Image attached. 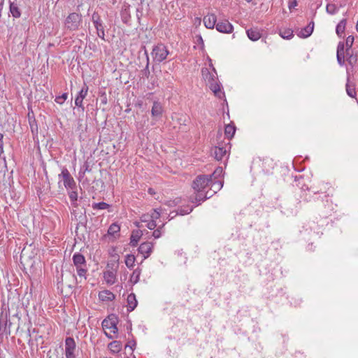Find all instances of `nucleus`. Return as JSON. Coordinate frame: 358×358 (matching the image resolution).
Masks as SVG:
<instances>
[{"instance_id":"obj_25","label":"nucleus","mask_w":358,"mask_h":358,"mask_svg":"<svg viewBox=\"0 0 358 358\" xmlns=\"http://www.w3.org/2000/svg\"><path fill=\"white\" fill-rule=\"evenodd\" d=\"M236 132V127L234 125L227 124L225 127L224 133L225 135L231 139Z\"/></svg>"},{"instance_id":"obj_56","label":"nucleus","mask_w":358,"mask_h":358,"mask_svg":"<svg viewBox=\"0 0 358 358\" xmlns=\"http://www.w3.org/2000/svg\"><path fill=\"white\" fill-rule=\"evenodd\" d=\"M149 192H152V190H151V189H149Z\"/></svg>"},{"instance_id":"obj_8","label":"nucleus","mask_w":358,"mask_h":358,"mask_svg":"<svg viewBox=\"0 0 358 358\" xmlns=\"http://www.w3.org/2000/svg\"><path fill=\"white\" fill-rule=\"evenodd\" d=\"M59 176L62 177L64 185L66 189L75 188L76 182L66 169H63Z\"/></svg>"},{"instance_id":"obj_14","label":"nucleus","mask_w":358,"mask_h":358,"mask_svg":"<svg viewBox=\"0 0 358 358\" xmlns=\"http://www.w3.org/2000/svg\"><path fill=\"white\" fill-rule=\"evenodd\" d=\"M314 29V22H310L306 27L301 29V31L298 33V36L300 38H307L310 36Z\"/></svg>"},{"instance_id":"obj_21","label":"nucleus","mask_w":358,"mask_h":358,"mask_svg":"<svg viewBox=\"0 0 358 358\" xmlns=\"http://www.w3.org/2000/svg\"><path fill=\"white\" fill-rule=\"evenodd\" d=\"M246 32L248 38L253 41H257L261 37V33L257 29H250Z\"/></svg>"},{"instance_id":"obj_15","label":"nucleus","mask_w":358,"mask_h":358,"mask_svg":"<svg viewBox=\"0 0 358 358\" xmlns=\"http://www.w3.org/2000/svg\"><path fill=\"white\" fill-rule=\"evenodd\" d=\"M163 113V107L160 102L155 101L153 103L151 113L153 117H161Z\"/></svg>"},{"instance_id":"obj_45","label":"nucleus","mask_w":358,"mask_h":358,"mask_svg":"<svg viewBox=\"0 0 358 358\" xmlns=\"http://www.w3.org/2000/svg\"><path fill=\"white\" fill-rule=\"evenodd\" d=\"M150 220V215L149 213L144 214L141 216V220L142 222L147 223Z\"/></svg>"},{"instance_id":"obj_1","label":"nucleus","mask_w":358,"mask_h":358,"mask_svg":"<svg viewBox=\"0 0 358 358\" xmlns=\"http://www.w3.org/2000/svg\"><path fill=\"white\" fill-rule=\"evenodd\" d=\"M210 183H212L211 176L201 175L193 181L192 187L196 192L194 200L195 202L199 203L197 205L212 196L213 194H210L208 192H204Z\"/></svg>"},{"instance_id":"obj_40","label":"nucleus","mask_w":358,"mask_h":358,"mask_svg":"<svg viewBox=\"0 0 358 358\" xmlns=\"http://www.w3.org/2000/svg\"><path fill=\"white\" fill-rule=\"evenodd\" d=\"M67 93H64L61 96H58L55 98V101L59 104H62L67 99Z\"/></svg>"},{"instance_id":"obj_22","label":"nucleus","mask_w":358,"mask_h":358,"mask_svg":"<svg viewBox=\"0 0 358 358\" xmlns=\"http://www.w3.org/2000/svg\"><path fill=\"white\" fill-rule=\"evenodd\" d=\"M347 21L345 19H343L340 21V22L337 24L336 31L337 35L339 37L342 36V34L345 31V26H346Z\"/></svg>"},{"instance_id":"obj_47","label":"nucleus","mask_w":358,"mask_h":358,"mask_svg":"<svg viewBox=\"0 0 358 358\" xmlns=\"http://www.w3.org/2000/svg\"><path fill=\"white\" fill-rule=\"evenodd\" d=\"M337 61L341 66H343L345 63V56L337 55Z\"/></svg>"},{"instance_id":"obj_10","label":"nucleus","mask_w":358,"mask_h":358,"mask_svg":"<svg viewBox=\"0 0 358 358\" xmlns=\"http://www.w3.org/2000/svg\"><path fill=\"white\" fill-rule=\"evenodd\" d=\"M216 29L222 33H231L234 27L232 24L227 20H220L216 24Z\"/></svg>"},{"instance_id":"obj_28","label":"nucleus","mask_w":358,"mask_h":358,"mask_svg":"<svg viewBox=\"0 0 358 358\" xmlns=\"http://www.w3.org/2000/svg\"><path fill=\"white\" fill-rule=\"evenodd\" d=\"M120 226L116 223H113L109 227L108 229V234L110 236H115L120 232Z\"/></svg>"},{"instance_id":"obj_42","label":"nucleus","mask_w":358,"mask_h":358,"mask_svg":"<svg viewBox=\"0 0 358 358\" xmlns=\"http://www.w3.org/2000/svg\"><path fill=\"white\" fill-rule=\"evenodd\" d=\"M164 226V224H162V227H159L158 229H157L156 230H155L152 233V236L155 238H159L161 235H162V232H161V229Z\"/></svg>"},{"instance_id":"obj_38","label":"nucleus","mask_w":358,"mask_h":358,"mask_svg":"<svg viewBox=\"0 0 358 358\" xmlns=\"http://www.w3.org/2000/svg\"><path fill=\"white\" fill-rule=\"evenodd\" d=\"M347 62L350 65L353 66L357 62V57L349 52V55L346 53Z\"/></svg>"},{"instance_id":"obj_18","label":"nucleus","mask_w":358,"mask_h":358,"mask_svg":"<svg viewBox=\"0 0 358 358\" xmlns=\"http://www.w3.org/2000/svg\"><path fill=\"white\" fill-rule=\"evenodd\" d=\"M103 278L108 285H113L116 281V273L114 271H106L103 273Z\"/></svg>"},{"instance_id":"obj_34","label":"nucleus","mask_w":358,"mask_h":358,"mask_svg":"<svg viewBox=\"0 0 358 358\" xmlns=\"http://www.w3.org/2000/svg\"><path fill=\"white\" fill-rule=\"evenodd\" d=\"M223 174V169L222 167H217L215 171L213 173L211 176V180L213 181V178L214 179H217L220 177Z\"/></svg>"},{"instance_id":"obj_51","label":"nucleus","mask_w":358,"mask_h":358,"mask_svg":"<svg viewBox=\"0 0 358 358\" xmlns=\"http://www.w3.org/2000/svg\"><path fill=\"white\" fill-rule=\"evenodd\" d=\"M297 3L296 0H293L289 3V9H292V8H294L296 6Z\"/></svg>"},{"instance_id":"obj_54","label":"nucleus","mask_w":358,"mask_h":358,"mask_svg":"<svg viewBox=\"0 0 358 358\" xmlns=\"http://www.w3.org/2000/svg\"><path fill=\"white\" fill-rule=\"evenodd\" d=\"M247 2H250L252 0H245Z\"/></svg>"},{"instance_id":"obj_33","label":"nucleus","mask_w":358,"mask_h":358,"mask_svg":"<svg viewBox=\"0 0 358 358\" xmlns=\"http://www.w3.org/2000/svg\"><path fill=\"white\" fill-rule=\"evenodd\" d=\"M354 43V37L352 36H349L347 37L345 41V46H346V53L349 55V51H350L351 47L352 46Z\"/></svg>"},{"instance_id":"obj_5","label":"nucleus","mask_w":358,"mask_h":358,"mask_svg":"<svg viewBox=\"0 0 358 358\" xmlns=\"http://www.w3.org/2000/svg\"><path fill=\"white\" fill-rule=\"evenodd\" d=\"M229 150V143L219 145L211 149V155L214 156L215 159L217 161H221L224 158H228Z\"/></svg>"},{"instance_id":"obj_41","label":"nucleus","mask_w":358,"mask_h":358,"mask_svg":"<svg viewBox=\"0 0 358 358\" xmlns=\"http://www.w3.org/2000/svg\"><path fill=\"white\" fill-rule=\"evenodd\" d=\"M193 210L192 207H186L185 209H180L177 214H180L181 215H187L190 213Z\"/></svg>"},{"instance_id":"obj_7","label":"nucleus","mask_w":358,"mask_h":358,"mask_svg":"<svg viewBox=\"0 0 358 358\" xmlns=\"http://www.w3.org/2000/svg\"><path fill=\"white\" fill-rule=\"evenodd\" d=\"M76 351V345L74 339L68 337L65 340V356L66 358H75Z\"/></svg>"},{"instance_id":"obj_48","label":"nucleus","mask_w":358,"mask_h":358,"mask_svg":"<svg viewBox=\"0 0 358 358\" xmlns=\"http://www.w3.org/2000/svg\"><path fill=\"white\" fill-rule=\"evenodd\" d=\"M138 241V237H136L134 236H131V244L132 246H136Z\"/></svg>"},{"instance_id":"obj_19","label":"nucleus","mask_w":358,"mask_h":358,"mask_svg":"<svg viewBox=\"0 0 358 358\" xmlns=\"http://www.w3.org/2000/svg\"><path fill=\"white\" fill-rule=\"evenodd\" d=\"M11 323L9 322L8 325V321L6 320L3 322L1 320L0 321V336H8L10 334V327Z\"/></svg>"},{"instance_id":"obj_50","label":"nucleus","mask_w":358,"mask_h":358,"mask_svg":"<svg viewBox=\"0 0 358 358\" xmlns=\"http://www.w3.org/2000/svg\"><path fill=\"white\" fill-rule=\"evenodd\" d=\"M136 346V342L134 341H129L127 345L126 348L129 347L131 350H134V348Z\"/></svg>"},{"instance_id":"obj_20","label":"nucleus","mask_w":358,"mask_h":358,"mask_svg":"<svg viewBox=\"0 0 358 358\" xmlns=\"http://www.w3.org/2000/svg\"><path fill=\"white\" fill-rule=\"evenodd\" d=\"M127 310L131 311L134 310V308L137 306V300L136 299V296L134 294H130L127 296Z\"/></svg>"},{"instance_id":"obj_16","label":"nucleus","mask_w":358,"mask_h":358,"mask_svg":"<svg viewBox=\"0 0 358 358\" xmlns=\"http://www.w3.org/2000/svg\"><path fill=\"white\" fill-rule=\"evenodd\" d=\"M73 262L76 268L80 266H86L85 258L80 253L77 252L73 255Z\"/></svg>"},{"instance_id":"obj_23","label":"nucleus","mask_w":358,"mask_h":358,"mask_svg":"<svg viewBox=\"0 0 358 358\" xmlns=\"http://www.w3.org/2000/svg\"><path fill=\"white\" fill-rule=\"evenodd\" d=\"M108 348L113 353H117L122 348V344L120 341H114L109 343Z\"/></svg>"},{"instance_id":"obj_49","label":"nucleus","mask_w":358,"mask_h":358,"mask_svg":"<svg viewBox=\"0 0 358 358\" xmlns=\"http://www.w3.org/2000/svg\"><path fill=\"white\" fill-rule=\"evenodd\" d=\"M3 134H0V155L3 152Z\"/></svg>"},{"instance_id":"obj_2","label":"nucleus","mask_w":358,"mask_h":358,"mask_svg":"<svg viewBox=\"0 0 358 358\" xmlns=\"http://www.w3.org/2000/svg\"><path fill=\"white\" fill-rule=\"evenodd\" d=\"M210 68H203L201 70L202 77L206 85L213 91L214 94L221 99L224 96V93L220 90V85L217 83V74L215 69L210 63Z\"/></svg>"},{"instance_id":"obj_58","label":"nucleus","mask_w":358,"mask_h":358,"mask_svg":"<svg viewBox=\"0 0 358 358\" xmlns=\"http://www.w3.org/2000/svg\"><path fill=\"white\" fill-rule=\"evenodd\" d=\"M49 358H51V357H49Z\"/></svg>"},{"instance_id":"obj_37","label":"nucleus","mask_w":358,"mask_h":358,"mask_svg":"<svg viewBox=\"0 0 358 358\" xmlns=\"http://www.w3.org/2000/svg\"><path fill=\"white\" fill-rule=\"evenodd\" d=\"M85 267L86 266H80V267L76 268L78 275L80 278L83 277L85 279H86L85 275H86V273H87V269Z\"/></svg>"},{"instance_id":"obj_11","label":"nucleus","mask_w":358,"mask_h":358,"mask_svg":"<svg viewBox=\"0 0 358 358\" xmlns=\"http://www.w3.org/2000/svg\"><path fill=\"white\" fill-rule=\"evenodd\" d=\"M153 243L150 242H145L140 245L138 247V252L142 254L144 259L148 257L152 251Z\"/></svg>"},{"instance_id":"obj_26","label":"nucleus","mask_w":358,"mask_h":358,"mask_svg":"<svg viewBox=\"0 0 358 358\" xmlns=\"http://www.w3.org/2000/svg\"><path fill=\"white\" fill-rule=\"evenodd\" d=\"M136 258L133 255H127L125 257V264L129 268L134 267Z\"/></svg>"},{"instance_id":"obj_53","label":"nucleus","mask_w":358,"mask_h":358,"mask_svg":"<svg viewBox=\"0 0 358 358\" xmlns=\"http://www.w3.org/2000/svg\"><path fill=\"white\" fill-rule=\"evenodd\" d=\"M3 8V0L0 2V17H1V12Z\"/></svg>"},{"instance_id":"obj_17","label":"nucleus","mask_w":358,"mask_h":358,"mask_svg":"<svg viewBox=\"0 0 358 358\" xmlns=\"http://www.w3.org/2000/svg\"><path fill=\"white\" fill-rule=\"evenodd\" d=\"M99 298L102 301H112L115 299V294L110 290H103L99 292Z\"/></svg>"},{"instance_id":"obj_32","label":"nucleus","mask_w":358,"mask_h":358,"mask_svg":"<svg viewBox=\"0 0 358 358\" xmlns=\"http://www.w3.org/2000/svg\"><path fill=\"white\" fill-rule=\"evenodd\" d=\"M140 275L141 271L138 268L135 269L131 275V281L134 284L137 283L139 280Z\"/></svg>"},{"instance_id":"obj_27","label":"nucleus","mask_w":358,"mask_h":358,"mask_svg":"<svg viewBox=\"0 0 358 358\" xmlns=\"http://www.w3.org/2000/svg\"><path fill=\"white\" fill-rule=\"evenodd\" d=\"M346 92L348 95L352 98H355L357 95L355 87L353 85H350L349 82L346 83Z\"/></svg>"},{"instance_id":"obj_24","label":"nucleus","mask_w":358,"mask_h":358,"mask_svg":"<svg viewBox=\"0 0 358 358\" xmlns=\"http://www.w3.org/2000/svg\"><path fill=\"white\" fill-rule=\"evenodd\" d=\"M10 12L13 17L18 18L21 15L20 10L17 6L14 3L10 4Z\"/></svg>"},{"instance_id":"obj_29","label":"nucleus","mask_w":358,"mask_h":358,"mask_svg":"<svg viewBox=\"0 0 358 358\" xmlns=\"http://www.w3.org/2000/svg\"><path fill=\"white\" fill-rule=\"evenodd\" d=\"M162 214V210L160 208L154 209L152 212L150 214V220H154V222H156V221L159 219Z\"/></svg>"},{"instance_id":"obj_52","label":"nucleus","mask_w":358,"mask_h":358,"mask_svg":"<svg viewBox=\"0 0 358 358\" xmlns=\"http://www.w3.org/2000/svg\"><path fill=\"white\" fill-rule=\"evenodd\" d=\"M35 340L37 343H39L41 342V344H43V338L41 336H38L35 338Z\"/></svg>"},{"instance_id":"obj_31","label":"nucleus","mask_w":358,"mask_h":358,"mask_svg":"<svg viewBox=\"0 0 358 358\" xmlns=\"http://www.w3.org/2000/svg\"><path fill=\"white\" fill-rule=\"evenodd\" d=\"M109 204L105 202L94 203L92 204L93 209L104 210L109 208Z\"/></svg>"},{"instance_id":"obj_12","label":"nucleus","mask_w":358,"mask_h":358,"mask_svg":"<svg viewBox=\"0 0 358 358\" xmlns=\"http://www.w3.org/2000/svg\"><path fill=\"white\" fill-rule=\"evenodd\" d=\"M87 92H88V87L87 85L85 84L83 87L80 90L78 95L77 96V97L75 99V104L76 106L83 108V99L87 96Z\"/></svg>"},{"instance_id":"obj_43","label":"nucleus","mask_w":358,"mask_h":358,"mask_svg":"<svg viewBox=\"0 0 358 358\" xmlns=\"http://www.w3.org/2000/svg\"><path fill=\"white\" fill-rule=\"evenodd\" d=\"M157 222H154V220H149L146 224L145 227H148L149 229L152 230L155 229V228L157 227Z\"/></svg>"},{"instance_id":"obj_36","label":"nucleus","mask_w":358,"mask_h":358,"mask_svg":"<svg viewBox=\"0 0 358 358\" xmlns=\"http://www.w3.org/2000/svg\"><path fill=\"white\" fill-rule=\"evenodd\" d=\"M339 56H345V43L343 42H340L337 47V55Z\"/></svg>"},{"instance_id":"obj_13","label":"nucleus","mask_w":358,"mask_h":358,"mask_svg":"<svg viewBox=\"0 0 358 358\" xmlns=\"http://www.w3.org/2000/svg\"><path fill=\"white\" fill-rule=\"evenodd\" d=\"M216 15L213 13L208 14L203 17V24L208 29H213L215 26L216 27Z\"/></svg>"},{"instance_id":"obj_35","label":"nucleus","mask_w":358,"mask_h":358,"mask_svg":"<svg viewBox=\"0 0 358 358\" xmlns=\"http://www.w3.org/2000/svg\"><path fill=\"white\" fill-rule=\"evenodd\" d=\"M327 12L329 14H334L338 11V8L335 4L328 3L326 7Z\"/></svg>"},{"instance_id":"obj_4","label":"nucleus","mask_w":358,"mask_h":358,"mask_svg":"<svg viewBox=\"0 0 358 358\" xmlns=\"http://www.w3.org/2000/svg\"><path fill=\"white\" fill-rule=\"evenodd\" d=\"M83 21L82 15L78 13H70L64 20V28L70 31L79 29Z\"/></svg>"},{"instance_id":"obj_46","label":"nucleus","mask_w":358,"mask_h":358,"mask_svg":"<svg viewBox=\"0 0 358 358\" xmlns=\"http://www.w3.org/2000/svg\"><path fill=\"white\" fill-rule=\"evenodd\" d=\"M146 57H147V64H146V67L144 70V75L146 76V77H148V75L150 74V71L148 70V66H149V58H148V55H146Z\"/></svg>"},{"instance_id":"obj_3","label":"nucleus","mask_w":358,"mask_h":358,"mask_svg":"<svg viewBox=\"0 0 358 358\" xmlns=\"http://www.w3.org/2000/svg\"><path fill=\"white\" fill-rule=\"evenodd\" d=\"M117 324V318L114 315H111L103 320L102 327L108 338L112 339L117 337L118 331Z\"/></svg>"},{"instance_id":"obj_9","label":"nucleus","mask_w":358,"mask_h":358,"mask_svg":"<svg viewBox=\"0 0 358 358\" xmlns=\"http://www.w3.org/2000/svg\"><path fill=\"white\" fill-rule=\"evenodd\" d=\"M92 22L96 29V33H97V35L99 38H101V39L104 40V36H105V32H104V29H103V26L102 24V21L99 17V15L94 13H93L92 15Z\"/></svg>"},{"instance_id":"obj_39","label":"nucleus","mask_w":358,"mask_h":358,"mask_svg":"<svg viewBox=\"0 0 358 358\" xmlns=\"http://www.w3.org/2000/svg\"><path fill=\"white\" fill-rule=\"evenodd\" d=\"M69 199L73 204L77 201L78 199V193L76 191H71L69 193Z\"/></svg>"},{"instance_id":"obj_30","label":"nucleus","mask_w":358,"mask_h":358,"mask_svg":"<svg viewBox=\"0 0 358 358\" xmlns=\"http://www.w3.org/2000/svg\"><path fill=\"white\" fill-rule=\"evenodd\" d=\"M280 35L283 38L290 39L293 36V31L291 29H285L283 31H280Z\"/></svg>"},{"instance_id":"obj_57","label":"nucleus","mask_w":358,"mask_h":358,"mask_svg":"<svg viewBox=\"0 0 358 358\" xmlns=\"http://www.w3.org/2000/svg\"><path fill=\"white\" fill-rule=\"evenodd\" d=\"M49 358H51V357H49Z\"/></svg>"},{"instance_id":"obj_44","label":"nucleus","mask_w":358,"mask_h":358,"mask_svg":"<svg viewBox=\"0 0 358 358\" xmlns=\"http://www.w3.org/2000/svg\"><path fill=\"white\" fill-rule=\"evenodd\" d=\"M223 186V183L222 181H218V182H213V187L215 188V189L213 190L214 192H216V190L215 189H220L222 188V187Z\"/></svg>"},{"instance_id":"obj_6","label":"nucleus","mask_w":358,"mask_h":358,"mask_svg":"<svg viewBox=\"0 0 358 358\" xmlns=\"http://www.w3.org/2000/svg\"><path fill=\"white\" fill-rule=\"evenodd\" d=\"M169 55V51L166 47L163 44H158L154 47L152 55L153 59L158 62H161L164 60Z\"/></svg>"},{"instance_id":"obj_55","label":"nucleus","mask_w":358,"mask_h":358,"mask_svg":"<svg viewBox=\"0 0 358 358\" xmlns=\"http://www.w3.org/2000/svg\"><path fill=\"white\" fill-rule=\"evenodd\" d=\"M149 192H152V190H151V189H149Z\"/></svg>"}]
</instances>
